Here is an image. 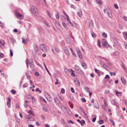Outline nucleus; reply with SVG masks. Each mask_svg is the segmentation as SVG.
Wrapping results in <instances>:
<instances>
[{
	"instance_id": "nucleus-56",
	"label": "nucleus",
	"mask_w": 127,
	"mask_h": 127,
	"mask_svg": "<svg viewBox=\"0 0 127 127\" xmlns=\"http://www.w3.org/2000/svg\"><path fill=\"white\" fill-rule=\"evenodd\" d=\"M103 66L105 69L107 68V67L106 64H103Z\"/></svg>"
},
{
	"instance_id": "nucleus-41",
	"label": "nucleus",
	"mask_w": 127,
	"mask_h": 127,
	"mask_svg": "<svg viewBox=\"0 0 127 127\" xmlns=\"http://www.w3.org/2000/svg\"><path fill=\"white\" fill-rule=\"evenodd\" d=\"M61 92L63 94H64L65 92V90L64 88H62L61 89Z\"/></svg>"
},
{
	"instance_id": "nucleus-50",
	"label": "nucleus",
	"mask_w": 127,
	"mask_h": 127,
	"mask_svg": "<svg viewBox=\"0 0 127 127\" xmlns=\"http://www.w3.org/2000/svg\"><path fill=\"white\" fill-rule=\"evenodd\" d=\"M99 124H102L103 123V121L102 120H100L99 121Z\"/></svg>"
},
{
	"instance_id": "nucleus-25",
	"label": "nucleus",
	"mask_w": 127,
	"mask_h": 127,
	"mask_svg": "<svg viewBox=\"0 0 127 127\" xmlns=\"http://www.w3.org/2000/svg\"><path fill=\"white\" fill-rule=\"evenodd\" d=\"M123 34L124 38L126 39V38H127V33L125 32H123Z\"/></svg>"
},
{
	"instance_id": "nucleus-54",
	"label": "nucleus",
	"mask_w": 127,
	"mask_h": 127,
	"mask_svg": "<svg viewBox=\"0 0 127 127\" xmlns=\"http://www.w3.org/2000/svg\"><path fill=\"white\" fill-rule=\"evenodd\" d=\"M61 122L62 123L64 124H65V122L64 121V120L63 119H62L61 120Z\"/></svg>"
},
{
	"instance_id": "nucleus-7",
	"label": "nucleus",
	"mask_w": 127,
	"mask_h": 127,
	"mask_svg": "<svg viewBox=\"0 0 127 127\" xmlns=\"http://www.w3.org/2000/svg\"><path fill=\"white\" fill-rule=\"evenodd\" d=\"M102 44L103 46H107V42L105 39H103L102 40Z\"/></svg>"
},
{
	"instance_id": "nucleus-34",
	"label": "nucleus",
	"mask_w": 127,
	"mask_h": 127,
	"mask_svg": "<svg viewBox=\"0 0 127 127\" xmlns=\"http://www.w3.org/2000/svg\"><path fill=\"white\" fill-rule=\"evenodd\" d=\"M32 102H36V100L34 97L32 96Z\"/></svg>"
},
{
	"instance_id": "nucleus-1",
	"label": "nucleus",
	"mask_w": 127,
	"mask_h": 127,
	"mask_svg": "<svg viewBox=\"0 0 127 127\" xmlns=\"http://www.w3.org/2000/svg\"><path fill=\"white\" fill-rule=\"evenodd\" d=\"M31 9L33 15L35 16L37 15L38 11L36 7L32 6L31 7Z\"/></svg>"
},
{
	"instance_id": "nucleus-22",
	"label": "nucleus",
	"mask_w": 127,
	"mask_h": 127,
	"mask_svg": "<svg viewBox=\"0 0 127 127\" xmlns=\"http://www.w3.org/2000/svg\"><path fill=\"white\" fill-rule=\"evenodd\" d=\"M10 41L13 44L15 42V40L12 37H10L9 38Z\"/></svg>"
},
{
	"instance_id": "nucleus-52",
	"label": "nucleus",
	"mask_w": 127,
	"mask_h": 127,
	"mask_svg": "<svg viewBox=\"0 0 127 127\" xmlns=\"http://www.w3.org/2000/svg\"><path fill=\"white\" fill-rule=\"evenodd\" d=\"M45 95L47 97H50L49 95L47 93H46Z\"/></svg>"
},
{
	"instance_id": "nucleus-36",
	"label": "nucleus",
	"mask_w": 127,
	"mask_h": 127,
	"mask_svg": "<svg viewBox=\"0 0 127 127\" xmlns=\"http://www.w3.org/2000/svg\"><path fill=\"white\" fill-rule=\"evenodd\" d=\"M95 107L97 109H98V108H99V106H98V103H97V102L96 103H95Z\"/></svg>"
},
{
	"instance_id": "nucleus-38",
	"label": "nucleus",
	"mask_w": 127,
	"mask_h": 127,
	"mask_svg": "<svg viewBox=\"0 0 127 127\" xmlns=\"http://www.w3.org/2000/svg\"><path fill=\"white\" fill-rule=\"evenodd\" d=\"M97 45L99 46V47H100L101 46L100 44V41L99 40H98L97 41Z\"/></svg>"
},
{
	"instance_id": "nucleus-45",
	"label": "nucleus",
	"mask_w": 127,
	"mask_h": 127,
	"mask_svg": "<svg viewBox=\"0 0 127 127\" xmlns=\"http://www.w3.org/2000/svg\"><path fill=\"white\" fill-rule=\"evenodd\" d=\"M103 102H104V105L105 106H107V102H106V100L105 99L103 101Z\"/></svg>"
},
{
	"instance_id": "nucleus-13",
	"label": "nucleus",
	"mask_w": 127,
	"mask_h": 127,
	"mask_svg": "<svg viewBox=\"0 0 127 127\" xmlns=\"http://www.w3.org/2000/svg\"><path fill=\"white\" fill-rule=\"evenodd\" d=\"M64 52L66 54L67 56H69L70 55V53L68 50L66 48H64Z\"/></svg>"
},
{
	"instance_id": "nucleus-14",
	"label": "nucleus",
	"mask_w": 127,
	"mask_h": 127,
	"mask_svg": "<svg viewBox=\"0 0 127 127\" xmlns=\"http://www.w3.org/2000/svg\"><path fill=\"white\" fill-rule=\"evenodd\" d=\"M34 48L35 52H37L39 50V49L38 47L37 46L36 44H35L34 45Z\"/></svg>"
},
{
	"instance_id": "nucleus-32",
	"label": "nucleus",
	"mask_w": 127,
	"mask_h": 127,
	"mask_svg": "<svg viewBox=\"0 0 127 127\" xmlns=\"http://www.w3.org/2000/svg\"><path fill=\"white\" fill-rule=\"evenodd\" d=\"M111 123L112 124V125L113 126H114L115 125V123L113 121V120L111 119H109Z\"/></svg>"
},
{
	"instance_id": "nucleus-3",
	"label": "nucleus",
	"mask_w": 127,
	"mask_h": 127,
	"mask_svg": "<svg viewBox=\"0 0 127 127\" xmlns=\"http://www.w3.org/2000/svg\"><path fill=\"white\" fill-rule=\"evenodd\" d=\"M104 12L105 13H107L109 17L112 18V15L110 9L109 8H107L103 10Z\"/></svg>"
},
{
	"instance_id": "nucleus-42",
	"label": "nucleus",
	"mask_w": 127,
	"mask_h": 127,
	"mask_svg": "<svg viewBox=\"0 0 127 127\" xmlns=\"http://www.w3.org/2000/svg\"><path fill=\"white\" fill-rule=\"evenodd\" d=\"M76 51L77 52V54L80 53L81 52H80V51L78 48H76Z\"/></svg>"
},
{
	"instance_id": "nucleus-39",
	"label": "nucleus",
	"mask_w": 127,
	"mask_h": 127,
	"mask_svg": "<svg viewBox=\"0 0 127 127\" xmlns=\"http://www.w3.org/2000/svg\"><path fill=\"white\" fill-rule=\"evenodd\" d=\"M42 109L46 112H47L48 111L46 107H44L42 108Z\"/></svg>"
},
{
	"instance_id": "nucleus-62",
	"label": "nucleus",
	"mask_w": 127,
	"mask_h": 127,
	"mask_svg": "<svg viewBox=\"0 0 127 127\" xmlns=\"http://www.w3.org/2000/svg\"><path fill=\"white\" fill-rule=\"evenodd\" d=\"M109 78V76L108 75H107L105 76V79H108Z\"/></svg>"
},
{
	"instance_id": "nucleus-23",
	"label": "nucleus",
	"mask_w": 127,
	"mask_h": 127,
	"mask_svg": "<svg viewBox=\"0 0 127 127\" xmlns=\"http://www.w3.org/2000/svg\"><path fill=\"white\" fill-rule=\"evenodd\" d=\"M96 2L99 5H101L102 4V2L101 0H96Z\"/></svg>"
},
{
	"instance_id": "nucleus-35",
	"label": "nucleus",
	"mask_w": 127,
	"mask_h": 127,
	"mask_svg": "<svg viewBox=\"0 0 127 127\" xmlns=\"http://www.w3.org/2000/svg\"><path fill=\"white\" fill-rule=\"evenodd\" d=\"M40 99L43 101L45 103H47V101H46L45 100V99L43 97H40Z\"/></svg>"
},
{
	"instance_id": "nucleus-49",
	"label": "nucleus",
	"mask_w": 127,
	"mask_h": 127,
	"mask_svg": "<svg viewBox=\"0 0 127 127\" xmlns=\"http://www.w3.org/2000/svg\"><path fill=\"white\" fill-rule=\"evenodd\" d=\"M11 93L13 94H15L16 93V91L14 90H12L11 91Z\"/></svg>"
},
{
	"instance_id": "nucleus-31",
	"label": "nucleus",
	"mask_w": 127,
	"mask_h": 127,
	"mask_svg": "<svg viewBox=\"0 0 127 127\" xmlns=\"http://www.w3.org/2000/svg\"><path fill=\"white\" fill-rule=\"evenodd\" d=\"M78 57L79 58L81 59H82L83 58V57L82 55H81V53L80 52V53H79L78 54Z\"/></svg>"
},
{
	"instance_id": "nucleus-47",
	"label": "nucleus",
	"mask_w": 127,
	"mask_h": 127,
	"mask_svg": "<svg viewBox=\"0 0 127 127\" xmlns=\"http://www.w3.org/2000/svg\"><path fill=\"white\" fill-rule=\"evenodd\" d=\"M94 70L95 72L97 73L98 74L100 73V72L98 70L96 69H95Z\"/></svg>"
},
{
	"instance_id": "nucleus-29",
	"label": "nucleus",
	"mask_w": 127,
	"mask_h": 127,
	"mask_svg": "<svg viewBox=\"0 0 127 127\" xmlns=\"http://www.w3.org/2000/svg\"><path fill=\"white\" fill-rule=\"evenodd\" d=\"M62 25L65 28V29L66 30H67V28L66 26V24L64 23V22H63L62 23Z\"/></svg>"
},
{
	"instance_id": "nucleus-59",
	"label": "nucleus",
	"mask_w": 127,
	"mask_h": 127,
	"mask_svg": "<svg viewBox=\"0 0 127 127\" xmlns=\"http://www.w3.org/2000/svg\"><path fill=\"white\" fill-rule=\"evenodd\" d=\"M114 6L115 8L117 9L118 8V5L117 4H114Z\"/></svg>"
},
{
	"instance_id": "nucleus-18",
	"label": "nucleus",
	"mask_w": 127,
	"mask_h": 127,
	"mask_svg": "<svg viewBox=\"0 0 127 127\" xmlns=\"http://www.w3.org/2000/svg\"><path fill=\"white\" fill-rule=\"evenodd\" d=\"M115 92L116 93V95L117 96H121L122 95V93L121 92H119L117 90H115Z\"/></svg>"
},
{
	"instance_id": "nucleus-6",
	"label": "nucleus",
	"mask_w": 127,
	"mask_h": 127,
	"mask_svg": "<svg viewBox=\"0 0 127 127\" xmlns=\"http://www.w3.org/2000/svg\"><path fill=\"white\" fill-rule=\"evenodd\" d=\"M89 26L90 28L91 29L94 28V25L93 22L91 20H90L89 21Z\"/></svg>"
},
{
	"instance_id": "nucleus-24",
	"label": "nucleus",
	"mask_w": 127,
	"mask_h": 127,
	"mask_svg": "<svg viewBox=\"0 0 127 127\" xmlns=\"http://www.w3.org/2000/svg\"><path fill=\"white\" fill-rule=\"evenodd\" d=\"M70 71L72 72L71 73V76L73 77H75V75L74 73V71L73 70L71 69H70Z\"/></svg>"
},
{
	"instance_id": "nucleus-55",
	"label": "nucleus",
	"mask_w": 127,
	"mask_h": 127,
	"mask_svg": "<svg viewBox=\"0 0 127 127\" xmlns=\"http://www.w3.org/2000/svg\"><path fill=\"white\" fill-rule=\"evenodd\" d=\"M56 19H59V16L58 13H57V14L56 15Z\"/></svg>"
},
{
	"instance_id": "nucleus-57",
	"label": "nucleus",
	"mask_w": 127,
	"mask_h": 127,
	"mask_svg": "<svg viewBox=\"0 0 127 127\" xmlns=\"http://www.w3.org/2000/svg\"><path fill=\"white\" fill-rule=\"evenodd\" d=\"M10 56L11 57H12L13 56V52L11 49L10 50Z\"/></svg>"
},
{
	"instance_id": "nucleus-11",
	"label": "nucleus",
	"mask_w": 127,
	"mask_h": 127,
	"mask_svg": "<svg viewBox=\"0 0 127 127\" xmlns=\"http://www.w3.org/2000/svg\"><path fill=\"white\" fill-rule=\"evenodd\" d=\"M111 102L113 104L116 105L118 107L119 106L118 104L114 100H112Z\"/></svg>"
},
{
	"instance_id": "nucleus-10",
	"label": "nucleus",
	"mask_w": 127,
	"mask_h": 127,
	"mask_svg": "<svg viewBox=\"0 0 127 127\" xmlns=\"http://www.w3.org/2000/svg\"><path fill=\"white\" fill-rule=\"evenodd\" d=\"M8 101L7 102V104L8 107H10L11 106L10 103L11 101V99L10 97H8Z\"/></svg>"
},
{
	"instance_id": "nucleus-27",
	"label": "nucleus",
	"mask_w": 127,
	"mask_h": 127,
	"mask_svg": "<svg viewBox=\"0 0 127 127\" xmlns=\"http://www.w3.org/2000/svg\"><path fill=\"white\" fill-rule=\"evenodd\" d=\"M44 67H45V68L46 70L47 71V72H48V73L50 75V73L49 72V70H48V69H47L46 66L45 64L44 63Z\"/></svg>"
},
{
	"instance_id": "nucleus-63",
	"label": "nucleus",
	"mask_w": 127,
	"mask_h": 127,
	"mask_svg": "<svg viewBox=\"0 0 127 127\" xmlns=\"http://www.w3.org/2000/svg\"><path fill=\"white\" fill-rule=\"evenodd\" d=\"M61 107L62 109L63 110H64V109H66V108L64 106H61Z\"/></svg>"
},
{
	"instance_id": "nucleus-28",
	"label": "nucleus",
	"mask_w": 127,
	"mask_h": 127,
	"mask_svg": "<svg viewBox=\"0 0 127 127\" xmlns=\"http://www.w3.org/2000/svg\"><path fill=\"white\" fill-rule=\"evenodd\" d=\"M80 109L85 116L87 115L86 113L84 111V110L82 107H80Z\"/></svg>"
},
{
	"instance_id": "nucleus-61",
	"label": "nucleus",
	"mask_w": 127,
	"mask_h": 127,
	"mask_svg": "<svg viewBox=\"0 0 127 127\" xmlns=\"http://www.w3.org/2000/svg\"><path fill=\"white\" fill-rule=\"evenodd\" d=\"M71 92L72 93H74V90L72 87H71Z\"/></svg>"
},
{
	"instance_id": "nucleus-8",
	"label": "nucleus",
	"mask_w": 127,
	"mask_h": 127,
	"mask_svg": "<svg viewBox=\"0 0 127 127\" xmlns=\"http://www.w3.org/2000/svg\"><path fill=\"white\" fill-rule=\"evenodd\" d=\"M55 52L54 50V49H52V51L53 52V53L55 54L56 53H58L59 52V49L57 47H55Z\"/></svg>"
},
{
	"instance_id": "nucleus-17",
	"label": "nucleus",
	"mask_w": 127,
	"mask_h": 127,
	"mask_svg": "<svg viewBox=\"0 0 127 127\" xmlns=\"http://www.w3.org/2000/svg\"><path fill=\"white\" fill-rule=\"evenodd\" d=\"M54 101L57 104H59L60 102L59 100L57 98H54Z\"/></svg>"
},
{
	"instance_id": "nucleus-21",
	"label": "nucleus",
	"mask_w": 127,
	"mask_h": 127,
	"mask_svg": "<svg viewBox=\"0 0 127 127\" xmlns=\"http://www.w3.org/2000/svg\"><path fill=\"white\" fill-rule=\"evenodd\" d=\"M121 80L123 84H126V82L123 77H121Z\"/></svg>"
},
{
	"instance_id": "nucleus-16",
	"label": "nucleus",
	"mask_w": 127,
	"mask_h": 127,
	"mask_svg": "<svg viewBox=\"0 0 127 127\" xmlns=\"http://www.w3.org/2000/svg\"><path fill=\"white\" fill-rule=\"evenodd\" d=\"M5 44V42L3 40L1 41H0V46L2 48L3 47V46Z\"/></svg>"
},
{
	"instance_id": "nucleus-9",
	"label": "nucleus",
	"mask_w": 127,
	"mask_h": 127,
	"mask_svg": "<svg viewBox=\"0 0 127 127\" xmlns=\"http://www.w3.org/2000/svg\"><path fill=\"white\" fill-rule=\"evenodd\" d=\"M29 63L31 67L33 68L34 67V63L32 60H31L29 62Z\"/></svg>"
},
{
	"instance_id": "nucleus-19",
	"label": "nucleus",
	"mask_w": 127,
	"mask_h": 127,
	"mask_svg": "<svg viewBox=\"0 0 127 127\" xmlns=\"http://www.w3.org/2000/svg\"><path fill=\"white\" fill-rule=\"evenodd\" d=\"M81 65L85 69H87V68L86 64L84 63H81Z\"/></svg>"
},
{
	"instance_id": "nucleus-30",
	"label": "nucleus",
	"mask_w": 127,
	"mask_h": 127,
	"mask_svg": "<svg viewBox=\"0 0 127 127\" xmlns=\"http://www.w3.org/2000/svg\"><path fill=\"white\" fill-rule=\"evenodd\" d=\"M102 36L105 38H106L107 37V34L105 33L104 32L102 34Z\"/></svg>"
},
{
	"instance_id": "nucleus-5",
	"label": "nucleus",
	"mask_w": 127,
	"mask_h": 127,
	"mask_svg": "<svg viewBox=\"0 0 127 127\" xmlns=\"http://www.w3.org/2000/svg\"><path fill=\"white\" fill-rule=\"evenodd\" d=\"M14 13L18 18L20 19H23V16L17 11H15Z\"/></svg>"
},
{
	"instance_id": "nucleus-64",
	"label": "nucleus",
	"mask_w": 127,
	"mask_h": 127,
	"mask_svg": "<svg viewBox=\"0 0 127 127\" xmlns=\"http://www.w3.org/2000/svg\"><path fill=\"white\" fill-rule=\"evenodd\" d=\"M123 19L126 21H127V17H123Z\"/></svg>"
},
{
	"instance_id": "nucleus-15",
	"label": "nucleus",
	"mask_w": 127,
	"mask_h": 127,
	"mask_svg": "<svg viewBox=\"0 0 127 127\" xmlns=\"http://www.w3.org/2000/svg\"><path fill=\"white\" fill-rule=\"evenodd\" d=\"M22 42L23 43H24L25 44H27V42L29 40V39L28 38L26 39V40L24 39V38L22 37Z\"/></svg>"
},
{
	"instance_id": "nucleus-26",
	"label": "nucleus",
	"mask_w": 127,
	"mask_h": 127,
	"mask_svg": "<svg viewBox=\"0 0 127 127\" xmlns=\"http://www.w3.org/2000/svg\"><path fill=\"white\" fill-rule=\"evenodd\" d=\"M113 55L115 56H118L119 55V53L118 52L116 51L113 53Z\"/></svg>"
},
{
	"instance_id": "nucleus-43",
	"label": "nucleus",
	"mask_w": 127,
	"mask_h": 127,
	"mask_svg": "<svg viewBox=\"0 0 127 127\" xmlns=\"http://www.w3.org/2000/svg\"><path fill=\"white\" fill-rule=\"evenodd\" d=\"M91 35L92 36V37L93 38L95 37L96 36V34H95L94 33H91Z\"/></svg>"
},
{
	"instance_id": "nucleus-2",
	"label": "nucleus",
	"mask_w": 127,
	"mask_h": 127,
	"mask_svg": "<svg viewBox=\"0 0 127 127\" xmlns=\"http://www.w3.org/2000/svg\"><path fill=\"white\" fill-rule=\"evenodd\" d=\"M75 70L83 76L85 75L84 72L77 65L75 66Z\"/></svg>"
},
{
	"instance_id": "nucleus-60",
	"label": "nucleus",
	"mask_w": 127,
	"mask_h": 127,
	"mask_svg": "<svg viewBox=\"0 0 127 127\" xmlns=\"http://www.w3.org/2000/svg\"><path fill=\"white\" fill-rule=\"evenodd\" d=\"M28 85V84L27 83L25 84L23 86L24 88H26L27 87Z\"/></svg>"
},
{
	"instance_id": "nucleus-51",
	"label": "nucleus",
	"mask_w": 127,
	"mask_h": 127,
	"mask_svg": "<svg viewBox=\"0 0 127 127\" xmlns=\"http://www.w3.org/2000/svg\"><path fill=\"white\" fill-rule=\"evenodd\" d=\"M81 100L83 102H86V99L84 98H82L81 99Z\"/></svg>"
},
{
	"instance_id": "nucleus-46",
	"label": "nucleus",
	"mask_w": 127,
	"mask_h": 127,
	"mask_svg": "<svg viewBox=\"0 0 127 127\" xmlns=\"http://www.w3.org/2000/svg\"><path fill=\"white\" fill-rule=\"evenodd\" d=\"M85 89L87 92H89L90 91V90L88 88L86 87L85 88Z\"/></svg>"
},
{
	"instance_id": "nucleus-53",
	"label": "nucleus",
	"mask_w": 127,
	"mask_h": 127,
	"mask_svg": "<svg viewBox=\"0 0 127 127\" xmlns=\"http://www.w3.org/2000/svg\"><path fill=\"white\" fill-rule=\"evenodd\" d=\"M0 56L2 58H3L4 57V54L0 53Z\"/></svg>"
},
{
	"instance_id": "nucleus-12",
	"label": "nucleus",
	"mask_w": 127,
	"mask_h": 127,
	"mask_svg": "<svg viewBox=\"0 0 127 127\" xmlns=\"http://www.w3.org/2000/svg\"><path fill=\"white\" fill-rule=\"evenodd\" d=\"M77 15L80 17H82V12L80 9H79L78 11L77 12Z\"/></svg>"
},
{
	"instance_id": "nucleus-20",
	"label": "nucleus",
	"mask_w": 127,
	"mask_h": 127,
	"mask_svg": "<svg viewBox=\"0 0 127 127\" xmlns=\"http://www.w3.org/2000/svg\"><path fill=\"white\" fill-rule=\"evenodd\" d=\"M64 71L68 75L70 74V72L71 71L70 70V69L68 70L67 69L65 68L64 70Z\"/></svg>"
},
{
	"instance_id": "nucleus-37",
	"label": "nucleus",
	"mask_w": 127,
	"mask_h": 127,
	"mask_svg": "<svg viewBox=\"0 0 127 127\" xmlns=\"http://www.w3.org/2000/svg\"><path fill=\"white\" fill-rule=\"evenodd\" d=\"M81 126H83V125L82 124H85V121L84 120H82L80 122Z\"/></svg>"
},
{
	"instance_id": "nucleus-44",
	"label": "nucleus",
	"mask_w": 127,
	"mask_h": 127,
	"mask_svg": "<svg viewBox=\"0 0 127 127\" xmlns=\"http://www.w3.org/2000/svg\"><path fill=\"white\" fill-rule=\"evenodd\" d=\"M47 13L50 18H51V14L49 12L47 11Z\"/></svg>"
},
{
	"instance_id": "nucleus-33",
	"label": "nucleus",
	"mask_w": 127,
	"mask_h": 127,
	"mask_svg": "<svg viewBox=\"0 0 127 127\" xmlns=\"http://www.w3.org/2000/svg\"><path fill=\"white\" fill-rule=\"evenodd\" d=\"M66 42L69 43H70L71 42V40L70 38H67L66 39Z\"/></svg>"
},
{
	"instance_id": "nucleus-48",
	"label": "nucleus",
	"mask_w": 127,
	"mask_h": 127,
	"mask_svg": "<svg viewBox=\"0 0 127 127\" xmlns=\"http://www.w3.org/2000/svg\"><path fill=\"white\" fill-rule=\"evenodd\" d=\"M110 93V91L108 90H107L105 91L104 93L105 94H106Z\"/></svg>"
},
{
	"instance_id": "nucleus-58",
	"label": "nucleus",
	"mask_w": 127,
	"mask_h": 127,
	"mask_svg": "<svg viewBox=\"0 0 127 127\" xmlns=\"http://www.w3.org/2000/svg\"><path fill=\"white\" fill-rule=\"evenodd\" d=\"M70 6L71 8H73L74 9H75L76 7L74 5L71 4Z\"/></svg>"
},
{
	"instance_id": "nucleus-4",
	"label": "nucleus",
	"mask_w": 127,
	"mask_h": 127,
	"mask_svg": "<svg viewBox=\"0 0 127 127\" xmlns=\"http://www.w3.org/2000/svg\"><path fill=\"white\" fill-rule=\"evenodd\" d=\"M39 47L44 52H46L47 49L46 46L44 44H41L39 45Z\"/></svg>"
},
{
	"instance_id": "nucleus-40",
	"label": "nucleus",
	"mask_w": 127,
	"mask_h": 127,
	"mask_svg": "<svg viewBox=\"0 0 127 127\" xmlns=\"http://www.w3.org/2000/svg\"><path fill=\"white\" fill-rule=\"evenodd\" d=\"M110 74L111 76L115 75L116 74V73L115 72H110Z\"/></svg>"
}]
</instances>
